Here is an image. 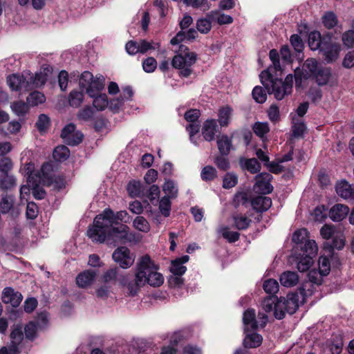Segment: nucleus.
Here are the masks:
<instances>
[{"instance_id": "obj_15", "label": "nucleus", "mask_w": 354, "mask_h": 354, "mask_svg": "<svg viewBox=\"0 0 354 354\" xmlns=\"http://www.w3.org/2000/svg\"><path fill=\"white\" fill-rule=\"evenodd\" d=\"M218 11H212L206 15L205 18H201L196 21V28L202 34L208 33L212 28V21L215 20V15Z\"/></svg>"}, {"instance_id": "obj_34", "label": "nucleus", "mask_w": 354, "mask_h": 354, "mask_svg": "<svg viewBox=\"0 0 354 354\" xmlns=\"http://www.w3.org/2000/svg\"><path fill=\"white\" fill-rule=\"evenodd\" d=\"M322 51L324 52L326 59H327L328 62H330L335 59L338 57L339 47L335 44L326 42V44L323 45Z\"/></svg>"}, {"instance_id": "obj_9", "label": "nucleus", "mask_w": 354, "mask_h": 354, "mask_svg": "<svg viewBox=\"0 0 354 354\" xmlns=\"http://www.w3.org/2000/svg\"><path fill=\"white\" fill-rule=\"evenodd\" d=\"M112 259L121 268H129L134 263L135 257L126 246L117 248L112 254Z\"/></svg>"}, {"instance_id": "obj_55", "label": "nucleus", "mask_w": 354, "mask_h": 354, "mask_svg": "<svg viewBox=\"0 0 354 354\" xmlns=\"http://www.w3.org/2000/svg\"><path fill=\"white\" fill-rule=\"evenodd\" d=\"M50 125V118L46 114H40L35 126L39 132L46 131Z\"/></svg>"}, {"instance_id": "obj_31", "label": "nucleus", "mask_w": 354, "mask_h": 354, "mask_svg": "<svg viewBox=\"0 0 354 354\" xmlns=\"http://www.w3.org/2000/svg\"><path fill=\"white\" fill-rule=\"evenodd\" d=\"M252 198H251L247 192H238L234 196L233 204L236 208L241 205L247 208L251 206L250 203H252Z\"/></svg>"}, {"instance_id": "obj_30", "label": "nucleus", "mask_w": 354, "mask_h": 354, "mask_svg": "<svg viewBox=\"0 0 354 354\" xmlns=\"http://www.w3.org/2000/svg\"><path fill=\"white\" fill-rule=\"evenodd\" d=\"M326 42L322 39L321 34L318 31H313L308 35V46L313 50H322V46Z\"/></svg>"}, {"instance_id": "obj_62", "label": "nucleus", "mask_w": 354, "mask_h": 354, "mask_svg": "<svg viewBox=\"0 0 354 354\" xmlns=\"http://www.w3.org/2000/svg\"><path fill=\"white\" fill-rule=\"evenodd\" d=\"M322 21L325 27L332 28L337 24V19L333 12H329L326 13L322 17Z\"/></svg>"}, {"instance_id": "obj_4", "label": "nucleus", "mask_w": 354, "mask_h": 354, "mask_svg": "<svg viewBox=\"0 0 354 354\" xmlns=\"http://www.w3.org/2000/svg\"><path fill=\"white\" fill-rule=\"evenodd\" d=\"M198 56L194 52H191L188 46L180 44L178 54L171 60L173 68L180 70L179 76L188 77L193 73L192 66L197 61Z\"/></svg>"}, {"instance_id": "obj_13", "label": "nucleus", "mask_w": 354, "mask_h": 354, "mask_svg": "<svg viewBox=\"0 0 354 354\" xmlns=\"http://www.w3.org/2000/svg\"><path fill=\"white\" fill-rule=\"evenodd\" d=\"M189 257L183 255L180 257L172 260L169 267V271L176 276H182L187 271V267L183 266L184 263L188 262Z\"/></svg>"}, {"instance_id": "obj_54", "label": "nucleus", "mask_w": 354, "mask_h": 354, "mask_svg": "<svg viewBox=\"0 0 354 354\" xmlns=\"http://www.w3.org/2000/svg\"><path fill=\"white\" fill-rule=\"evenodd\" d=\"M254 189L261 194L266 195L272 192L273 187L270 183H266L262 180H256Z\"/></svg>"}, {"instance_id": "obj_32", "label": "nucleus", "mask_w": 354, "mask_h": 354, "mask_svg": "<svg viewBox=\"0 0 354 354\" xmlns=\"http://www.w3.org/2000/svg\"><path fill=\"white\" fill-rule=\"evenodd\" d=\"M229 155L216 154L213 158V162L221 171H227L231 167Z\"/></svg>"}, {"instance_id": "obj_19", "label": "nucleus", "mask_w": 354, "mask_h": 354, "mask_svg": "<svg viewBox=\"0 0 354 354\" xmlns=\"http://www.w3.org/2000/svg\"><path fill=\"white\" fill-rule=\"evenodd\" d=\"M292 133L291 140H299L304 137L306 132V126L301 118H296L295 116L292 118Z\"/></svg>"}, {"instance_id": "obj_60", "label": "nucleus", "mask_w": 354, "mask_h": 354, "mask_svg": "<svg viewBox=\"0 0 354 354\" xmlns=\"http://www.w3.org/2000/svg\"><path fill=\"white\" fill-rule=\"evenodd\" d=\"M142 68L145 72L153 73L157 68V62L153 57H148L142 61Z\"/></svg>"}, {"instance_id": "obj_11", "label": "nucleus", "mask_w": 354, "mask_h": 354, "mask_svg": "<svg viewBox=\"0 0 354 354\" xmlns=\"http://www.w3.org/2000/svg\"><path fill=\"white\" fill-rule=\"evenodd\" d=\"M217 132H218V126L216 120L207 119L203 122L202 135L205 140L207 142L213 141Z\"/></svg>"}, {"instance_id": "obj_50", "label": "nucleus", "mask_w": 354, "mask_h": 354, "mask_svg": "<svg viewBox=\"0 0 354 354\" xmlns=\"http://www.w3.org/2000/svg\"><path fill=\"white\" fill-rule=\"evenodd\" d=\"M133 224V227L140 232H148L150 230V225L149 222L145 217L142 216L136 217Z\"/></svg>"}, {"instance_id": "obj_35", "label": "nucleus", "mask_w": 354, "mask_h": 354, "mask_svg": "<svg viewBox=\"0 0 354 354\" xmlns=\"http://www.w3.org/2000/svg\"><path fill=\"white\" fill-rule=\"evenodd\" d=\"M252 130L254 134L264 142L266 134L270 131V127L268 122H256L252 125Z\"/></svg>"}, {"instance_id": "obj_23", "label": "nucleus", "mask_w": 354, "mask_h": 354, "mask_svg": "<svg viewBox=\"0 0 354 354\" xmlns=\"http://www.w3.org/2000/svg\"><path fill=\"white\" fill-rule=\"evenodd\" d=\"M243 322L245 326V332L248 330V327L250 326L251 330H255L258 328V322L256 319V312L253 308H248L243 313Z\"/></svg>"}, {"instance_id": "obj_33", "label": "nucleus", "mask_w": 354, "mask_h": 354, "mask_svg": "<svg viewBox=\"0 0 354 354\" xmlns=\"http://www.w3.org/2000/svg\"><path fill=\"white\" fill-rule=\"evenodd\" d=\"M331 76L330 70L326 67L320 66L317 73L313 76L315 77L316 82L319 85L326 84Z\"/></svg>"}, {"instance_id": "obj_29", "label": "nucleus", "mask_w": 354, "mask_h": 354, "mask_svg": "<svg viewBox=\"0 0 354 354\" xmlns=\"http://www.w3.org/2000/svg\"><path fill=\"white\" fill-rule=\"evenodd\" d=\"M232 111V109L228 105L218 109V122L221 127H226L229 125Z\"/></svg>"}, {"instance_id": "obj_43", "label": "nucleus", "mask_w": 354, "mask_h": 354, "mask_svg": "<svg viewBox=\"0 0 354 354\" xmlns=\"http://www.w3.org/2000/svg\"><path fill=\"white\" fill-rule=\"evenodd\" d=\"M12 110L18 116H24L29 111L28 104L19 100L14 102L11 105Z\"/></svg>"}, {"instance_id": "obj_40", "label": "nucleus", "mask_w": 354, "mask_h": 354, "mask_svg": "<svg viewBox=\"0 0 354 354\" xmlns=\"http://www.w3.org/2000/svg\"><path fill=\"white\" fill-rule=\"evenodd\" d=\"M218 176V171L215 167L212 165L205 166L201 173V177L205 182L212 181Z\"/></svg>"}, {"instance_id": "obj_58", "label": "nucleus", "mask_w": 354, "mask_h": 354, "mask_svg": "<svg viewBox=\"0 0 354 354\" xmlns=\"http://www.w3.org/2000/svg\"><path fill=\"white\" fill-rule=\"evenodd\" d=\"M162 189L164 192L168 194V197L176 198L178 194V189L175 187L174 183L171 180H165Z\"/></svg>"}, {"instance_id": "obj_8", "label": "nucleus", "mask_w": 354, "mask_h": 354, "mask_svg": "<svg viewBox=\"0 0 354 354\" xmlns=\"http://www.w3.org/2000/svg\"><path fill=\"white\" fill-rule=\"evenodd\" d=\"M317 62L313 59H308L303 64L302 69L296 68L295 70V80L296 85L301 86L302 85V81L307 80L309 77L313 76L319 68Z\"/></svg>"}, {"instance_id": "obj_25", "label": "nucleus", "mask_w": 354, "mask_h": 354, "mask_svg": "<svg viewBox=\"0 0 354 354\" xmlns=\"http://www.w3.org/2000/svg\"><path fill=\"white\" fill-rule=\"evenodd\" d=\"M263 337L257 333H246L243 341V346L245 348H254L261 346Z\"/></svg>"}, {"instance_id": "obj_14", "label": "nucleus", "mask_w": 354, "mask_h": 354, "mask_svg": "<svg viewBox=\"0 0 354 354\" xmlns=\"http://www.w3.org/2000/svg\"><path fill=\"white\" fill-rule=\"evenodd\" d=\"M292 241L296 244L295 250L299 247L301 248V250H305L308 241H315L309 239L308 232L305 228L296 230L292 234Z\"/></svg>"}, {"instance_id": "obj_42", "label": "nucleus", "mask_w": 354, "mask_h": 354, "mask_svg": "<svg viewBox=\"0 0 354 354\" xmlns=\"http://www.w3.org/2000/svg\"><path fill=\"white\" fill-rule=\"evenodd\" d=\"M27 103L32 106L42 104L46 100L45 95L39 91L31 92L27 97Z\"/></svg>"}, {"instance_id": "obj_39", "label": "nucleus", "mask_w": 354, "mask_h": 354, "mask_svg": "<svg viewBox=\"0 0 354 354\" xmlns=\"http://www.w3.org/2000/svg\"><path fill=\"white\" fill-rule=\"evenodd\" d=\"M263 88L261 86H256L252 90V95L254 100L259 104L264 103L267 100V93L270 94L268 92L267 88L264 86Z\"/></svg>"}, {"instance_id": "obj_3", "label": "nucleus", "mask_w": 354, "mask_h": 354, "mask_svg": "<svg viewBox=\"0 0 354 354\" xmlns=\"http://www.w3.org/2000/svg\"><path fill=\"white\" fill-rule=\"evenodd\" d=\"M128 213L121 210L114 213L109 207L104 209L102 214L97 215L93 221V225L87 231L88 236L93 242L104 243L106 241V230L113 225L119 224L120 221L127 223L124 220Z\"/></svg>"}, {"instance_id": "obj_10", "label": "nucleus", "mask_w": 354, "mask_h": 354, "mask_svg": "<svg viewBox=\"0 0 354 354\" xmlns=\"http://www.w3.org/2000/svg\"><path fill=\"white\" fill-rule=\"evenodd\" d=\"M2 301L4 304H10L12 307H18L22 299L23 296L21 292L15 291L12 287H6L2 291Z\"/></svg>"}, {"instance_id": "obj_18", "label": "nucleus", "mask_w": 354, "mask_h": 354, "mask_svg": "<svg viewBox=\"0 0 354 354\" xmlns=\"http://www.w3.org/2000/svg\"><path fill=\"white\" fill-rule=\"evenodd\" d=\"M239 165L243 170H247L252 174H255L261 171V166L258 160L255 158H240Z\"/></svg>"}, {"instance_id": "obj_38", "label": "nucleus", "mask_w": 354, "mask_h": 354, "mask_svg": "<svg viewBox=\"0 0 354 354\" xmlns=\"http://www.w3.org/2000/svg\"><path fill=\"white\" fill-rule=\"evenodd\" d=\"M70 156V151L65 145H59L56 147L53 152V158L56 161L63 162L68 159Z\"/></svg>"}, {"instance_id": "obj_5", "label": "nucleus", "mask_w": 354, "mask_h": 354, "mask_svg": "<svg viewBox=\"0 0 354 354\" xmlns=\"http://www.w3.org/2000/svg\"><path fill=\"white\" fill-rule=\"evenodd\" d=\"M318 252V246L315 241H308L306 249L301 250L297 253L295 249H292V255L297 259V268L299 272H306L313 265V259Z\"/></svg>"}, {"instance_id": "obj_27", "label": "nucleus", "mask_w": 354, "mask_h": 354, "mask_svg": "<svg viewBox=\"0 0 354 354\" xmlns=\"http://www.w3.org/2000/svg\"><path fill=\"white\" fill-rule=\"evenodd\" d=\"M15 198L12 194H3L0 200V212L8 214L13 209Z\"/></svg>"}, {"instance_id": "obj_7", "label": "nucleus", "mask_w": 354, "mask_h": 354, "mask_svg": "<svg viewBox=\"0 0 354 354\" xmlns=\"http://www.w3.org/2000/svg\"><path fill=\"white\" fill-rule=\"evenodd\" d=\"M261 306L266 313L274 311V317L281 319L288 311V300L285 297L279 299L277 295H269L262 301Z\"/></svg>"}, {"instance_id": "obj_61", "label": "nucleus", "mask_w": 354, "mask_h": 354, "mask_svg": "<svg viewBox=\"0 0 354 354\" xmlns=\"http://www.w3.org/2000/svg\"><path fill=\"white\" fill-rule=\"evenodd\" d=\"M159 209L165 217H168L170 215L171 201L169 197L164 196L161 198L159 204Z\"/></svg>"}, {"instance_id": "obj_46", "label": "nucleus", "mask_w": 354, "mask_h": 354, "mask_svg": "<svg viewBox=\"0 0 354 354\" xmlns=\"http://www.w3.org/2000/svg\"><path fill=\"white\" fill-rule=\"evenodd\" d=\"M183 3L187 6H191L195 9L201 8L203 11L208 10L211 6L208 0H184Z\"/></svg>"}, {"instance_id": "obj_6", "label": "nucleus", "mask_w": 354, "mask_h": 354, "mask_svg": "<svg viewBox=\"0 0 354 354\" xmlns=\"http://www.w3.org/2000/svg\"><path fill=\"white\" fill-rule=\"evenodd\" d=\"M106 240L111 239L120 244L128 243H138L140 240L139 234L134 232H129V227L124 224H120L118 227H110L106 230Z\"/></svg>"}, {"instance_id": "obj_36", "label": "nucleus", "mask_w": 354, "mask_h": 354, "mask_svg": "<svg viewBox=\"0 0 354 354\" xmlns=\"http://www.w3.org/2000/svg\"><path fill=\"white\" fill-rule=\"evenodd\" d=\"M24 337V333L22 330V326L19 324H14L11 327V332L10 337L12 339V344L19 345Z\"/></svg>"}, {"instance_id": "obj_28", "label": "nucleus", "mask_w": 354, "mask_h": 354, "mask_svg": "<svg viewBox=\"0 0 354 354\" xmlns=\"http://www.w3.org/2000/svg\"><path fill=\"white\" fill-rule=\"evenodd\" d=\"M234 227L239 230H245L249 227L252 220L242 213L236 212L232 216Z\"/></svg>"}, {"instance_id": "obj_47", "label": "nucleus", "mask_w": 354, "mask_h": 354, "mask_svg": "<svg viewBox=\"0 0 354 354\" xmlns=\"http://www.w3.org/2000/svg\"><path fill=\"white\" fill-rule=\"evenodd\" d=\"M238 183V176L231 172H227L223 176V187L226 189L235 187Z\"/></svg>"}, {"instance_id": "obj_59", "label": "nucleus", "mask_w": 354, "mask_h": 354, "mask_svg": "<svg viewBox=\"0 0 354 354\" xmlns=\"http://www.w3.org/2000/svg\"><path fill=\"white\" fill-rule=\"evenodd\" d=\"M319 271L322 274L326 276L330 271V263L328 257L325 256H321L318 260Z\"/></svg>"}, {"instance_id": "obj_51", "label": "nucleus", "mask_w": 354, "mask_h": 354, "mask_svg": "<svg viewBox=\"0 0 354 354\" xmlns=\"http://www.w3.org/2000/svg\"><path fill=\"white\" fill-rule=\"evenodd\" d=\"M94 113L95 111L91 106H86L78 111L77 118L80 120L88 122L93 118Z\"/></svg>"}, {"instance_id": "obj_63", "label": "nucleus", "mask_w": 354, "mask_h": 354, "mask_svg": "<svg viewBox=\"0 0 354 354\" xmlns=\"http://www.w3.org/2000/svg\"><path fill=\"white\" fill-rule=\"evenodd\" d=\"M323 277H324V275L316 269H312L308 273L309 281L317 285H320L322 283Z\"/></svg>"}, {"instance_id": "obj_16", "label": "nucleus", "mask_w": 354, "mask_h": 354, "mask_svg": "<svg viewBox=\"0 0 354 354\" xmlns=\"http://www.w3.org/2000/svg\"><path fill=\"white\" fill-rule=\"evenodd\" d=\"M216 144L218 153L230 155L231 150L233 149L232 137H230L227 134L218 136H217Z\"/></svg>"}, {"instance_id": "obj_56", "label": "nucleus", "mask_w": 354, "mask_h": 354, "mask_svg": "<svg viewBox=\"0 0 354 354\" xmlns=\"http://www.w3.org/2000/svg\"><path fill=\"white\" fill-rule=\"evenodd\" d=\"M83 138V133L80 131H75L72 134H71L67 138H66L64 141L68 145L76 146L82 142Z\"/></svg>"}, {"instance_id": "obj_26", "label": "nucleus", "mask_w": 354, "mask_h": 354, "mask_svg": "<svg viewBox=\"0 0 354 354\" xmlns=\"http://www.w3.org/2000/svg\"><path fill=\"white\" fill-rule=\"evenodd\" d=\"M38 173L41 177V184L46 187L51 186V176H53L52 165L48 162H44Z\"/></svg>"}, {"instance_id": "obj_22", "label": "nucleus", "mask_w": 354, "mask_h": 354, "mask_svg": "<svg viewBox=\"0 0 354 354\" xmlns=\"http://www.w3.org/2000/svg\"><path fill=\"white\" fill-rule=\"evenodd\" d=\"M349 208L342 204H336L329 211V217L333 221H342L348 214Z\"/></svg>"}, {"instance_id": "obj_21", "label": "nucleus", "mask_w": 354, "mask_h": 354, "mask_svg": "<svg viewBox=\"0 0 354 354\" xmlns=\"http://www.w3.org/2000/svg\"><path fill=\"white\" fill-rule=\"evenodd\" d=\"M104 87V78L103 76L93 78L89 83V86L86 89V93L91 97L97 95L103 90Z\"/></svg>"}, {"instance_id": "obj_1", "label": "nucleus", "mask_w": 354, "mask_h": 354, "mask_svg": "<svg viewBox=\"0 0 354 354\" xmlns=\"http://www.w3.org/2000/svg\"><path fill=\"white\" fill-rule=\"evenodd\" d=\"M159 266L151 259L149 255L145 254L138 261L136 267L135 279L127 282V276L119 275V269L115 266L110 268L104 272L102 280L104 283L113 281H119L120 283L127 286L129 294L135 296L140 291V288L149 284L152 287H159L164 282L162 274L158 272Z\"/></svg>"}, {"instance_id": "obj_17", "label": "nucleus", "mask_w": 354, "mask_h": 354, "mask_svg": "<svg viewBox=\"0 0 354 354\" xmlns=\"http://www.w3.org/2000/svg\"><path fill=\"white\" fill-rule=\"evenodd\" d=\"M251 207L257 212L267 211L272 206V200L266 196H259L252 200Z\"/></svg>"}, {"instance_id": "obj_41", "label": "nucleus", "mask_w": 354, "mask_h": 354, "mask_svg": "<svg viewBox=\"0 0 354 354\" xmlns=\"http://www.w3.org/2000/svg\"><path fill=\"white\" fill-rule=\"evenodd\" d=\"M84 95L82 91L73 90L68 95L69 104L73 107H78L84 100Z\"/></svg>"}, {"instance_id": "obj_37", "label": "nucleus", "mask_w": 354, "mask_h": 354, "mask_svg": "<svg viewBox=\"0 0 354 354\" xmlns=\"http://www.w3.org/2000/svg\"><path fill=\"white\" fill-rule=\"evenodd\" d=\"M7 82L12 91H21L24 83V78L17 74H12L8 77Z\"/></svg>"}, {"instance_id": "obj_64", "label": "nucleus", "mask_w": 354, "mask_h": 354, "mask_svg": "<svg viewBox=\"0 0 354 354\" xmlns=\"http://www.w3.org/2000/svg\"><path fill=\"white\" fill-rule=\"evenodd\" d=\"M201 115V113L199 109H190L185 113L184 118L187 122L195 123L198 122Z\"/></svg>"}, {"instance_id": "obj_44", "label": "nucleus", "mask_w": 354, "mask_h": 354, "mask_svg": "<svg viewBox=\"0 0 354 354\" xmlns=\"http://www.w3.org/2000/svg\"><path fill=\"white\" fill-rule=\"evenodd\" d=\"M16 186V178L14 176L3 174V176L0 179V189L3 191L11 189Z\"/></svg>"}, {"instance_id": "obj_49", "label": "nucleus", "mask_w": 354, "mask_h": 354, "mask_svg": "<svg viewBox=\"0 0 354 354\" xmlns=\"http://www.w3.org/2000/svg\"><path fill=\"white\" fill-rule=\"evenodd\" d=\"M263 288L270 295H276L279 290V283L275 279H269L263 282Z\"/></svg>"}, {"instance_id": "obj_57", "label": "nucleus", "mask_w": 354, "mask_h": 354, "mask_svg": "<svg viewBox=\"0 0 354 354\" xmlns=\"http://www.w3.org/2000/svg\"><path fill=\"white\" fill-rule=\"evenodd\" d=\"M139 53L145 54L149 50H155L160 47L159 43L153 41H148L146 39H140L138 42Z\"/></svg>"}, {"instance_id": "obj_52", "label": "nucleus", "mask_w": 354, "mask_h": 354, "mask_svg": "<svg viewBox=\"0 0 354 354\" xmlns=\"http://www.w3.org/2000/svg\"><path fill=\"white\" fill-rule=\"evenodd\" d=\"M38 328L39 327L37 326L36 322L34 321H30L26 324L24 332L26 338L31 341L34 340L36 337Z\"/></svg>"}, {"instance_id": "obj_12", "label": "nucleus", "mask_w": 354, "mask_h": 354, "mask_svg": "<svg viewBox=\"0 0 354 354\" xmlns=\"http://www.w3.org/2000/svg\"><path fill=\"white\" fill-rule=\"evenodd\" d=\"M305 294L304 288L289 293V315L295 313L299 305L304 302Z\"/></svg>"}, {"instance_id": "obj_2", "label": "nucleus", "mask_w": 354, "mask_h": 354, "mask_svg": "<svg viewBox=\"0 0 354 354\" xmlns=\"http://www.w3.org/2000/svg\"><path fill=\"white\" fill-rule=\"evenodd\" d=\"M269 57L272 64L261 71L260 81L269 93H273L276 100H281L288 93V75L282 80L283 69L276 49L270 50Z\"/></svg>"}, {"instance_id": "obj_24", "label": "nucleus", "mask_w": 354, "mask_h": 354, "mask_svg": "<svg viewBox=\"0 0 354 354\" xmlns=\"http://www.w3.org/2000/svg\"><path fill=\"white\" fill-rule=\"evenodd\" d=\"M336 192L339 196L345 199H354V185H351L346 181H341L337 183Z\"/></svg>"}, {"instance_id": "obj_48", "label": "nucleus", "mask_w": 354, "mask_h": 354, "mask_svg": "<svg viewBox=\"0 0 354 354\" xmlns=\"http://www.w3.org/2000/svg\"><path fill=\"white\" fill-rule=\"evenodd\" d=\"M50 72L48 67H46L43 69V71L36 73L33 78V84L37 87L44 86L47 81L48 75Z\"/></svg>"}, {"instance_id": "obj_53", "label": "nucleus", "mask_w": 354, "mask_h": 354, "mask_svg": "<svg viewBox=\"0 0 354 354\" xmlns=\"http://www.w3.org/2000/svg\"><path fill=\"white\" fill-rule=\"evenodd\" d=\"M127 189L131 197H138L141 194V184L135 180H130L127 184Z\"/></svg>"}, {"instance_id": "obj_20", "label": "nucleus", "mask_w": 354, "mask_h": 354, "mask_svg": "<svg viewBox=\"0 0 354 354\" xmlns=\"http://www.w3.org/2000/svg\"><path fill=\"white\" fill-rule=\"evenodd\" d=\"M97 272L93 270H86L80 274L76 277V283L79 287L86 288L93 283Z\"/></svg>"}, {"instance_id": "obj_45", "label": "nucleus", "mask_w": 354, "mask_h": 354, "mask_svg": "<svg viewBox=\"0 0 354 354\" xmlns=\"http://www.w3.org/2000/svg\"><path fill=\"white\" fill-rule=\"evenodd\" d=\"M93 98V105L97 110L103 111L108 106V97L105 93H100Z\"/></svg>"}]
</instances>
